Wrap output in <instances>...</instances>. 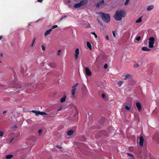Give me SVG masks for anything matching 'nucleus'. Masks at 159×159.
I'll list each match as a JSON object with an SVG mask.
<instances>
[{"instance_id": "15", "label": "nucleus", "mask_w": 159, "mask_h": 159, "mask_svg": "<svg viewBox=\"0 0 159 159\" xmlns=\"http://www.w3.org/2000/svg\"><path fill=\"white\" fill-rule=\"evenodd\" d=\"M74 133V131L72 130H70L68 131L67 132V135L69 136L72 135Z\"/></svg>"}, {"instance_id": "28", "label": "nucleus", "mask_w": 159, "mask_h": 159, "mask_svg": "<svg viewBox=\"0 0 159 159\" xmlns=\"http://www.w3.org/2000/svg\"><path fill=\"white\" fill-rule=\"evenodd\" d=\"M125 109L127 110H129L130 109V107L126 106L125 107Z\"/></svg>"}, {"instance_id": "12", "label": "nucleus", "mask_w": 159, "mask_h": 159, "mask_svg": "<svg viewBox=\"0 0 159 159\" xmlns=\"http://www.w3.org/2000/svg\"><path fill=\"white\" fill-rule=\"evenodd\" d=\"M154 6L153 5H150L148 6L147 10L148 11H150L152 10Z\"/></svg>"}, {"instance_id": "34", "label": "nucleus", "mask_w": 159, "mask_h": 159, "mask_svg": "<svg viewBox=\"0 0 159 159\" xmlns=\"http://www.w3.org/2000/svg\"><path fill=\"white\" fill-rule=\"evenodd\" d=\"M139 65L138 64H136L134 65V68H137L139 66Z\"/></svg>"}, {"instance_id": "24", "label": "nucleus", "mask_w": 159, "mask_h": 159, "mask_svg": "<svg viewBox=\"0 0 159 159\" xmlns=\"http://www.w3.org/2000/svg\"><path fill=\"white\" fill-rule=\"evenodd\" d=\"M132 77V75L129 74H127L125 75V78L124 79V80H126L127 78H130Z\"/></svg>"}, {"instance_id": "7", "label": "nucleus", "mask_w": 159, "mask_h": 159, "mask_svg": "<svg viewBox=\"0 0 159 159\" xmlns=\"http://www.w3.org/2000/svg\"><path fill=\"white\" fill-rule=\"evenodd\" d=\"M80 54V50L79 48H77L75 49L74 53L75 59L77 60L79 57Z\"/></svg>"}, {"instance_id": "16", "label": "nucleus", "mask_w": 159, "mask_h": 159, "mask_svg": "<svg viewBox=\"0 0 159 159\" xmlns=\"http://www.w3.org/2000/svg\"><path fill=\"white\" fill-rule=\"evenodd\" d=\"M142 50L144 51H149L150 49L146 47H143L142 48Z\"/></svg>"}, {"instance_id": "6", "label": "nucleus", "mask_w": 159, "mask_h": 159, "mask_svg": "<svg viewBox=\"0 0 159 159\" xmlns=\"http://www.w3.org/2000/svg\"><path fill=\"white\" fill-rule=\"evenodd\" d=\"M78 84L77 83L76 84H75V85H74L72 87V94L73 98H75L74 95H75V93H76V88L78 86Z\"/></svg>"}, {"instance_id": "46", "label": "nucleus", "mask_w": 159, "mask_h": 159, "mask_svg": "<svg viewBox=\"0 0 159 159\" xmlns=\"http://www.w3.org/2000/svg\"><path fill=\"white\" fill-rule=\"evenodd\" d=\"M13 127L14 128H17V126H16V125H14L13 126Z\"/></svg>"}, {"instance_id": "36", "label": "nucleus", "mask_w": 159, "mask_h": 159, "mask_svg": "<svg viewBox=\"0 0 159 159\" xmlns=\"http://www.w3.org/2000/svg\"><path fill=\"white\" fill-rule=\"evenodd\" d=\"M108 67V65L107 64H105L104 66V68L106 69Z\"/></svg>"}, {"instance_id": "4", "label": "nucleus", "mask_w": 159, "mask_h": 159, "mask_svg": "<svg viewBox=\"0 0 159 159\" xmlns=\"http://www.w3.org/2000/svg\"><path fill=\"white\" fill-rule=\"evenodd\" d=\"M155 41V39L153 37H151L149 39L148 47L152 48L154 47L153 45Z\"/></svg>"}, {"instance_id": "31", "label": "nucleus", "mask_w": 159, "mask_h": 159, "mask_svg": "<svg viewBox=\"0 0 159 159\" xmlns=\"http://www.w3.org/2000/svg\"><path fill=\"white\" fill-rule=\"evenodd\" d=\"M66 17H67L66 16H63L60 19V21H61L64 18H66Z\"/></svg>"}, {"instance_id": "1", "label": "nucleus", "mask_w": 159, "mask_h": 159, "mask_svg": "<svg viewBox=\"0 0 159 159\" xmlns=\"http://www.w3.org/2000/svg\"><path fill=\"white\" fill-rule=\"evenodd\" d=\"M126 12L124 10H120L117 11L114 15V18L117 20H120L122 18L125 16Z\"/></svg>"}, {"instance_id": "42", "label": "nucleus", "mask_w": 159, "mask_h": 159, "mask_svg": "<svg viewBox=\"0 0 159 159\" xmlns=\"http://www.w3.org/2000/svg\"><path fill=\"white\" fill-rule=\"evenodd\" d=\"M61 109H62V107H60V108L59 109H58L57 111H59L61 110Z\"/></svg>"}, {"instance_id": "3", "label": "nucleus", "mask_w": 159, "mask_h": 159, "mask_svg": "<svg viewBox=\"0 0 159 159\" xmlns=\"http://www.w3.org/2000/svg\"><path fill=\"white\" fill-rule=\"evenodd\" d=\"M88 2V0H82L80 2L75 4L74 5L75 8H78L83 6Z\"/></svg>"}, {"instance_id": "38", "label": "nucleus", "mask_w": 159, "mask_h": 159, "mask_svg": "<svg viewBox=\"0 0 159 159\" xmlns=\"http://www.w3.org/2000/svg\"><path fill=\"white\" fill-rule=\"evenodd\" d=\"M56 147H57V148H62V147L61 146H60V145H57L56 146Z\"/></svg>"}, {"instance_id": "27", "label": "nucleus", "mask_w": 159, "mask_h": 159, "mask_svg": "<svg viewBox=\"0 0 159 159\" xmlns=\"http://www.w3.org/2000/svg\"><path fill=\"white\" fill-rule=\"evenodd\" d=\"M91 34L93 35L94 36H95V37L96 38H97V34H96V33L94 32H91Z\"/></svg>"}, {"instance_id": "8", "label": "nucleus", "mask_w": 159, "mask_h": 159, "mask_svg": "<svg viewBox=\"0 0 159 159\" xmlns=\"http://www.w3.org/2000/svg\"><path fill=\"white\" fill-rule=\"evenodd\" d=\"M85 70V72L86 75L88 76H90L92 75L91 71H90L89 68L85 67L84 68Z\"/></svg>"}, {"instance_id": "33", "label": "nucleus", "mask_w": 159, "mask_h": 159, "mask_svg": "<svg viewBox=\"0 0 159 159\" xmlns=\"http://www.w3.org/2000/svg\"><path fill=\"white\" fill-rule=\"evenodd\" d=\"M41 48H42V50L43 51H44L45 50V48L43 45H42Z\"/></svg>"}, {"instance_id": "13", "label": "nucleus", "mask_w": 159, "mask_h": 159, "mask_svg": "<svg viewBox=\"0 0 159 159\" xmlns=\"http://www.w3.org/2000/svg\"><path fill=\"white\" fill-rule=\"evenodd\" d=\"M13 157V155L10 154L5 156V158L4 159H11Z\"/></svg>"}, {"instance_id": "21", "label": "nucleus", "mask_w": 159, "mask_h": 159, "mask_svg": "<svg viewBox=\"0 0 159 159\" xmlns=\"http://www.w3.org/2000/svg\"><path fill=\"white\" fill-rule=\"evenodd\" d=\"M142 17H141L138 20H136L135 22L136 23H140L142 21Z\"/></svg>"}, {"instance_id": "43", "label": "nucleus", "mask_w": 159, "mask_h": 159, "mask_svg": "<svg viewBox=\"0 0 159 159\" xmlns=\"http://www.w3.org/2000/svg\"><path fill=\"white\" fill-rule=\"evenodd\" d=\"M7 112V111H3V114H5V113H6Z\"/></svg>"}, {"instance_id": "41", "label": "nucleus", "mask_w": 159, "mask_h": 159, "mask_svg": "<svg viewBox=\"0 0 159 159\" xmlns=\"http://www.w3.org/2000/svg\"><path fill=\"white\" fill-rule=\"evenodd\" d=\"M37 1H38V2H42L43 0H37Z\"/></svg>"}, {"instance_id": "22", "label": "nucleus", "mask_w": 159, "mask_h": 159, "mask_svg": "<svg viewBox=\"0 0 159 159\" xmlns=\"http://www.w3.org/2000/svg\"><path fill=\"white\" fill-rule=\"evenodd\" d=\"M123 81H119L117 83V85L119 86L120 87L123 83Z\"/></svg>"}, {"instance_id": "30", "label": "nucleus", "mask_w": 159, "mask_h": 159, "mask_svg": "<svg viewBox=\"0 0 159 159\" xmlns=\"http://www.w3.org/2000/svg\"><path fill=\"white\" fill-rule=\"evenodd\" d=\"M57 27H58V26L57 25H53L52 26V29H54L56 28H57Z\"/></svg>"}, {"instance_id": "14", "label": "nucleus", "mask_w": 159, "mask_h": 159, "mask_svg": "<svg viewBox=\"0 0 159 159\" xmlns=\"http://www.w3.org/2000/svg\"><path fill=\"white\" fill-rule=\"evenodd\" d=\"M104 3L103 0H102L101 1L98 2L96 5L97 7H99L101 5H102Z\"/></svg>"}, {"instance_id": "11", "label": "nucleus", "mask_w": 159, "mask_h": 159, "mask_svg": "<svg viewBox=\"0 0 159 159\" xmlns=\"http://www.w3.org/2000/svg\"><path fill=\"white\" fill-rule=\"evenodd\" d=\"M52 30V29H49L48 30H47L44 33V36L45 37H46L48 35H49L51 32Z\"/></svg>"}, {"instance_id": "9", "label": "nucleus", "mask_w": 159, "mask_h": 159, "mask_svg": "<svg viewBox=\"0 0 159 159\" xmlns=\"http://www.w3.org/2000/svg\"><path fill=\"white\" fill-rule=\"evenodd\" d=\"M136 106L138 110L139 111H141V106L139 102H137L136 103Z\"/></svg>"}, {"instance_id": "48", "label": "nucleus", "mask_w": 159, "mask_h": 159, "mask_svg": "<svg viewBox=\"0 0 159 159\" xmlns=\"http://www.w3.org/2000/svg\"><path fill=\"white\" fill-rule=\"evenodd\" d=\"M52 65H53V64H52V63H50V64H49V65H50V66H52Z\"/></svg>"}, {"instance_id": "39", "label": "nucleus", "mask_w": 159, "mask_h": 159, "mask_svg": "<svg viewBox=\"0 0 159 159\" xmlns=\"http://www.w3.org/2000/svg\"><path fill=\"white\" fill-rule=\"evenodd\" d=\"M106 96L105 94H102V98H105Z\"/></svg>"}, {"instance_id": "35", "label": "nucleus", "mask_w": 159, "mask_h": 159, "mask_svg": "<svg viewBox=\"0 0 159 159\" xmlns=\"http://www.w3.org/2000/svg\"><path fill=\"white\" fill-rule=\"evenodd\" d=\"M3 135V131H0V136H2Z\"/></svg>"}, {"instance_id": "23", "label": "nucleus", "mask_w": 159, "mask_h": 159, "mask_svg": "<svg viewBox=\"0 0 159 159\" xmlns=\"http://www.w3.org/2000/svg\"><path fill=\"white\" fill-rule=\"evenodd\" d=\"M61 52V50H59L57 52V55L58 56H60L61 55L60 53Z\"/></svg>"}, {"instance_id": "26", "label": "nucleus", "mask_w": 159, "mask_h": 159, "mask_svg": "<svg viewBox=\"0 0 159 159\" xmlns=\"http://www.w3.org/2000/svg\"><path fill=\"white\" fill-rule=\"evenodd\" d=\"M129 1H130V0H126L125 1L124 3L125 5L126 6L128 4L129 2Z\"/></svg>"}, {"instance_id": "40", "label": "nucleus", "mask_w": 159, "mask_h": 159, "mask_svg": "<svg viewBox=\"0 0 159 159\" xmlns=\"http://www.w3.org/2000/svg\"><path fill=\"white\" fill-rule=\"evenodd\" d=\"M106 38L107 40H109V37L108 35H107L106 37Z\"/></svg>"}, {"instance_id": "45", "label": "nucleus", "mask_w": 159, "mask_h": 159, "mask_svg": "<svg viewBox=\"0 0 159 159\" xmlns=\"http://www.w3.org/2000/svg\"><path fill=\"white\" fill-rule=\"evenodd\" d=\"M2 38V36H0V40H1Z\"/></svg>"}, {"instance_id": "19", "label": "nucleus", "mask_w": 159, "mask_h": 159, "mask_svg": "<svg viewBox=\"0 0 159 159\" xmlns=\"http://www.w3.org/2000/svg\"><path fill=\"white\" fill-rule=\"evenodd\" d=\"M65 2L66 3V4L67 5L70 7H71L72 6V5L67 4V3L70 2V1L69 0H65Z\"/></svg>"}, {"instance_id": "47", "label": "nucleus", "mask_w": 159, "mask_h": 159, "mask_svg": "<svg viewBox=\"0 0 159 159\" xmlns=\"http://www.w3.org/2000/svg\"><path fill=\"white\" fill-rule=\"evenodd\" d=\"M21 88V87H18V88H16V89H19V88Z\"/></svg>"}, {"instance_id": "44", "label": "nucleus", "mask_w": 159, "mask_h": 159, "mask_svg": "<svg viewBox=\"0 0 159 159\" xmlns=\"http://www.w3.org/2000/svg\"><path fill=\"white\" fill-rule=\"evenodd\" d=\"M13 138H12L11 140H10V143H11V142L13 140Z\"/></svg>"}, {"instance_id": "29", "label": "nucleus", "mask_w": 159, "mask_h": 159, "mask_svg": "<svg viewBox=\"0 0 159 159\" xmlns=\"http://www.w3.org/2000/svg\"><path fill=\"white\" fill-rule=\"evenodd\" d=\"M43 130L42 129H39L38 131V133L39 135H41L42 133Z\"/></svg>"}, {"instance_id": "20", "label": "nucleus", "mask_w": 159, "mask_h": 159, "mask_svg": "<svg viewBox=\"0 0 159 159\" xmlns=\"http://www.w3.org/2000/svg\"><path fill=\"white\" fill-rule=\"evenodd\" d=\"M127 154L128 156L130 157V159H134V156H133V155L129 154V153H127Z\"/></svg>"}, {"instance_id": "10", "label": "nucleus", "mask_w": 159, "mask_h": 159, "mask_svg": "<svg viewBox=\"0 0 159 159\" xmlns=\"http://www.w3.org/2000/svg\"><path fill=\"white\" fill-rule=\"evenodd\" d=\"M144 140L142 136H141L139 138V144L140 146H142L143 144Z\"/></svg>"}, {"instance_id": "2", "label": "nucleus", "mask_w": 159, "mask_h": 159, "mask_svg": "<svg viewBox=\"0 0 159 159\" xmlns=\"http://www.w3.org/2000/svg\"><path fill=\"white\" fill-rule=\"evenodd\" d=\"M99 15L105 22L108 23L110 20V16L108 14L100 12Z\"/></svg>"}, {"instance_id": "17", "label": "nucleus", "mask_w": 159, "mask_h": 159, "mask_svg": "<svg viewBox=\"0 0 159 159\" xmlns=\"http://www.w3.org/2000/svg\"><path fill=\"white\" fill-rule=\"evenodd\" d=\"M66 95H65L63 96V97L61 99L60 101L61 102H65L66 99Z\"/></svg>"}, {"instance_id": "5", "label": "nucleus", "mask_w": 159, "mask_h": 159, "mask_svg": "<svg viewBox=\"0 0 159 159\" xmlns=\"http://www.w3.org/2000/svg\"><path fill=\"white\" fill-rule=\"evenodd\" d=\"M31 111L34 113L36 116H38L39 115H47V113L44 112H40V111H38L36 110H32Z\"/></svg>"}, {"instance_id": "18", "label": "nucleus", "mask_w": 159, "mask_h": 159, "mask_svg": "<svg viewBox=\"0 0 159 159\" xmlns=\"http://www.w3.org/2000/svg\"><path fill=\"white\" fill-rule=\"evenodd\" d=\"M87 47L90 50H92V48L91 45L89 42H88L87 43Z\"/></svg>"}, {"instance_id": "49", "label": "nucleus", "mask_w": 159, "mask_h": 159, "mask_svg": "<svg viewBox=\"0 0 159 159\" xmlns=\"http://www.w3.org/2000/svg\"><path fill=\"white\" fill-rule=\"evenodd\" d=\"M0 62H1V61H0Z\"/></svg>"}, {"instance_id": "32", "label": "nucleus", "mask_w": 159, "mask_h": 159, "mask_svg": "<svg viewBox=\"0 0 159 159\" xmlns=\"http://www.w3.org/2000/svg\"><path fill=\"white\" fill-rule=\"evenodd\" d=\"M35 39H36V38H35L33 41L32 43V44L31 45V47H33L34 45V42L35 40Z\"/></svg>"}, {"instance_id": "25", "label": "nucleus", "mask_w": 159, "mask_h": 159, "mask_svg": "<svg viewBox=\"0 0 159 159\" xmlns=\"http://www.w3.org/2000/svg\"><path fill=\"white\" fill-rule=\"evenodd\" d=\"M141 39V37L140 36L136 37L135 38V39L137 41H139Z\"/></svg>"}, {"instance_id": "37", "label": "nucleus", "mask_w": 159, "mask_h": 159, "mask_svg": "<svg viewBox=\"0 0 159 159\" xmlns=\"http://www.w3.org/2000/svg\"><path fill=\"white\" fill-rule=\"evenodd\" d=\"M112 34H113V35L114 36V37H116V34H115V31H112Z\"/></svg>"}]
</instances>
